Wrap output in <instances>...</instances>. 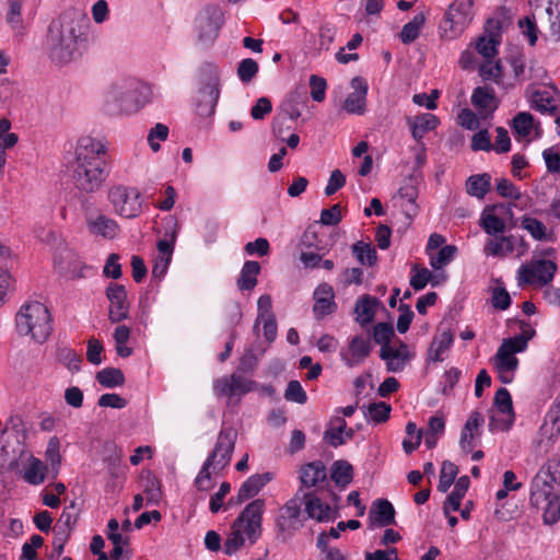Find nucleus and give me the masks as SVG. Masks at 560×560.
Masks as SVG:
<instances>
[{
    "label": "nucleus",
    "instance_id": "obj_27",
    "mask_svg": "<svg viewBox=\"0 0 560 560\" xmlns=\"http://www.w3.org/2000/svg\"><path fill=\"white\" fill-rule=\"evenodd\" d=\"M515 237L513 235L498 234L489 238L483 247L486 256L506 257L515 249Z\"/></svg>",
    "mask_w": 560,
    "mask_h": 560
},
{
    "label": "nucleus",
    "instance_id": "obj_54",
    "mask_svg": "<svg viewBox=\"0 0 560 560\" xmlns=\"http://www.w3.org/2000/svg\"><path fill=\"white\" fill-rule=\"evenodd\" d=\"M534 118L529 113L521 112L513 119V130L520 137L529 136Z\"/></svg>",
    "mask_w": 560,
    "mask_h": 560
},
{
    "label": "nucleus",
    "instance_id": "obj_23",
    "mask_svg": "<svg viewBox=\"0 0 560 560\" xmlns=\"http://www.w3.org/2000/svg\"><path fill=\"white\" fill-rule=\"evenodd\" d=\"M20 458L24 460L21 476L23 480L32 486H38L45 481L48 467L31 453L22 452Z\"/></svg>",
    "mask_w": 560,
    "mask_h": 560
},
{
    "label": "nucleus",
    "instance_id": "obj_26",
    "mask_svg": "<svg viewBox=\"0 0 560 560\" xmlns=\"http://www.w3.org/2000/svg\"><path fill=\"white\" fill-rule=\"evenodd\" d=\"M454 335L450 328L439 327L428 350V360L442 362L445 353L452 348Z\"/></svg>",
    "mask_w": 560,
    "mask_h": 560
},
{
    "label": "nucleus",
    "instance_id": "obj_24",
    "mask_svg": "<svg viewBox=\"0 0 560 560\" xmlns=\"http://www.w3.org/2000/svg\"><path fill=\"white\" fill-rule=\"evenodd\" d=\"M299 478L301 487L298 492L300 494L304 489L319 487L322 483L326 482V467L319 460L307 463L300 468Z\"/></svg>",
    "mask_w": 560,
    "mask_h": 560
},
{
    "label": "nucleus",
    "instance_id": "obj_58",
    "mask_svg": "<svg viewBox=\"0 0 560 560\" xmlns=\"http://www.w3.org/2000/svg\"><path fill=\"white\" fill-rule=\"evenodd\" d=\"M60 441L57 436H51L48 441L47 448L45 452L46 459L49 462L52 469H56V474L58 472V466L61 463L60 455Z\"/></svg>",
    "mask_w": 560,
    "mask_h": 560
},
{
    "label": "nucleus",
    "instance_id": "obj_41",
    "mask_svg": "<svg viewBox=\"0 0 560 560\" xmlns=\"http://www.w3.org/2000/svg\"><path fill=\"white\" fill-rule=\"evenodd\" d=\"M425 15L424 13H418L416 14L412 20L408 23H406L401 32L399 34L400 40L404 44H411L413 43L420 35V32L425 23Z\"/></svg>",
    "mask_w": 560,
    "mask_h": 560
},
{
    "label": "nucleus",
    "instance_id": "obj_19",
    "mask_svg": "<svg viewBox=\"0 0 560 560\" xmlns=\"http://www.w3.org/2000/svg\"><path fill=\"white\" fill-rule=\"evenodd\" d=\"M353 92L348 94L343 101L342 108L352 115H363L366 110V95L369 84L362 77H354L351 80Z\"/></svg>",
    "mask_w": 560,
    "mask_h": 560
},
{
    "label": "nucleus",
    "instance_id": "obj_63",
    "mask_svg": "<svg viewBox=\"0 0 560 560\" xmlns=\"http://www.w3.org/2000/svg\"><path fill=\"white\" fill-rule=\"evenodd\" d=\"M491 301L493 307L501 311L509 308L511 305L510 293L502 287L492 290Z\"/></svg>",
    "mask_w": 560,
    "mask_h": 560
},
{
    "label": "nucleus",
    "instance_id": "obj_3",
    "mask_svg": "<svg viewBox=\"0 0 560 560\" xmlns=\"http://www.w3.org/2000/svg\"><path fill=\"white\" fill-rule=\"evenodd\" d=\"M265 506L262 499H256L249 502L234 520L224 541V552L226 555L235 553L245 546L246 541L254 545L260 538Z\"/></svg>",
    "mask_w": 560,
    "mask_h": 560
},
{
    "label": "nucleus",
    "instance_id": "obj_47",
    "mask_svg": "<svg viewBox=\"0 0 560 560\" xmlns=\"http://www.w3.org/2000/svg\"><path fill=\"white\" fill-rule=\"evenodd\" d=\"M56 357L70 372L80 371L82 359L74 350L67 347L59 348L57 349Z\"/></svg>",
    "mask_w": 560,
    "mask_h": 560
},
{
    "label": "nucleus",
    "instance_id": "obj_25",
    "mask_svg": "<svg viewBox=\"0 0 560 560\" xmlns=\"http://www.w3.org/2000/svg\"><path fill=\"white\" fill-rule=\"evenodd\" d=\"M313 298V313L317 319H322L336 311L335 292L331 285L327 283L319 284L315 289Z\"/></svg>",
    "mask_w": 560,
    "mask_h": 560
},
{
    "label": "nucleus",
    "instance_id": "obj_55",
    "mask_svg": "<svg viewBox=\"0 0 560 560\" xmlns=\"http://www.w3.org/2000/svg\"><path fill=\"white\" fill-rule=\"evenodd\" d=\"M80 509L74 501H71L68 506H66L56 524V526L67 528L69 530L72 529L79 516Z\"/></svg>",
    "mask_w": 560,
    "mask_h": 560
},
{
    "label": "nucleus",
    "instance_id": "obj_38",
    "mask_svg": "<svg viewBox=\"0 0 560 560\" xmlns=\"http://www.w3.org/2000/svg\"><path fill=\"white\" fill-rule=\"evenodd\" d=\"M491 176L488 173L477 174L466 180V191L478 199H483L490 190Z\"/></svg>",
    "mask_w": 560,
    "mask_h": 560
},
{
    "label": "nucleus",
    "instance_id": "obj_14",
    "mask_svg": "<svg viewBox=\"0 0 560 560\" xmlns=\"http://www.w3.org/2000/svg\"><path fill=\"white\" fill-rule=\"evenodd\" d=\"M302 499L299 492L290 499L281 509L276 520L277 538L285 541L288 538L302 527L301 516Z\"/></svg>",
    "mask_w": 560,
    "mask_h": 560
},
{
    "label": "nucleus",
    "instance_id": "obj_5",
    "mask_svg": "<svg viewBox=\"0 0 560 560\" xmlns=\"http://www.w3.org/2000/svg\"><path fill=\"white\" fill-rule=\"evenodd\" d=\"M51 315L40 302L23 304L15 315V328L20 336H27L36 342H44L52 330Z\"/></svg>",
    "mask_w": 560,
    "mask_h": 560
},
{
    "label": "nucleus",
    "instance_id": "obj_12",
    "mask_svg": "<svg viewBox=\"0 0 560 560\" xmlns=\"http://www.w3.org/2000/svg\"><path fill=\"white\" fill-rule=\"evenodd\" d=\"M524 351V341L515 345L512 340L503 339L495 355L492 358V364L499 374V378L503 384H510L514 380L515 372L518 368V359L516 353Z\"/></svg>",
    "mask_w": 560,
    "mask_h": 560
},
{
    "label": "nucleus",
    "instance_id": "obj_46",
    "mask_svg": "<svg viewBox=\"0 0 560 560\" xmlns=\"http://www.w3.org/2000/svg\"><path fill=\"white\" fill-rule=\"evenodd\" d=\"M499 44V39L493 34L480 36L476 42V50L483 59H494L498 55Z\"/></svg>",
    "mask_w": 560,
    "mask_h": 560
},
{
    "label": "nucleus",
    "instance_id": "obj_45",
    "mask_svg": "<svg viewBox=\"0 0 560 560\" xmlns=\"http://www.w3.org/2000/svg\"><path fill=\"white\" fill-rule=\"evenodd\" d=\"M457 247L455 245H445L436 254H430V266L434 270H440L452 262L456 256Z\"/></svg>",
    "mask_w": 560,
    "mask_h": 560
},
{
    "label": "nucleus",
    "instance_id": "obj_31",
    "mask_svg": "<svg viewBox=\"0 0 560 560\" xmlns=\"http://www.w3.org/2000/svg\"><path fill=\"white\" fill-rule=\"evenodd\" d=\"M499 208L501 206H491L481 212L479 225L488 235L494 236L505 231L504 220L495 213Z\"/></svg>",
    "mask_w": 560,
    "mask_h": 560
},
{
    "label": "nucleus",
    "instance_id": "obj_52",
    "mask_svg": "<svg viewBox=\"0 0 560 560\" xmlns=\"http://www.w3.org/2000/svg\"><path fill=\"white\" fill-rule=\"evenodd\" d=\"M544 504H546L542 513L544 523L547 525L556 524L560 520V494L545 501Z\"/></svg>",
    "mask_w": 560,
    "mask_h": 560
},
{
    "label": "nucleus",
    "instance_id": "obj_36",
    "mask_svg": "<svg viewBox=\"0 0 560 560\" xmlns=\"http://www.w3.org/2000/svg\"><path fill=\"white\" fill-rule=\"evenodd\" d=\"M521 226L536 241H553L552 232L536 218L524 215L521 219Z\"/></svg>",
    "mask_w": 560,
    "mask_h": 560
},
{
    "label": "nucleus",
    "instance_id": "obj_44",
    "mask_svg": "<svg viewBox=\"0 0 560 560\" xmlns=\"http://www.w3.org/2000/svg\"><path fill=\"white\" fill-rule=\"evenodd\" d=\"M97 382L107 388L121 386L125 383V376L119 369L105 368L96 373Z\"/></svg>",
    "mask_w": 560,
    "mask_h": 560
},
{
    "label": "nucleus",
    "instance_id": "obj_30",
    "mask_svg": "<svg viewBox=\"0 0 560 560\" xmlns=\"http://www.w3.org/2000/svg\"><path fill=\"white\" fill-rule=\"evenodd\" d=\"M407 124L411 129L412 138L420 142L424 135L434 130L439 125V118L430 113L417 115L407 118Z\"/></svg>",
    "mask_w": 560,
    "mask_h": 560
},
{
    "label": "nucleus",
    "instance_id": "obj_61",
    "mask_svg": "<svg viewBox=\"0 0 560 560\" xmlns=\"http://www.w3.org/2000/svg\"><path fill=\"white\" fill-rule=\"evenodd\" d=\"M299 98V93L294 92L281 105V110L283 114L292 120H296L301 116Z\"/></svg>",
    "mask_w": 560,
    "mask_h": 560
},
{
    "label": "nucleus",
    "instance_id": "obj_51",
    "mask_svg": "<svg viewBox=\"0 0 560 560\" xmlns=\"http://www.w3.org/2000/svg\"><path fill=\"white\" fill-rule=\"evenodd\" d=\"M168 132V127L161 122L149 130L147 140L153 152H158L161 149L160 142L167 139Z\"/></svg>",
    "mask_w": 560,
    "mask_h": 560
},
{
    "label": "nucleus",
    "instance_id": "obj_33",
    "mask_svg": "<svg viewBox=\"0 0 560 560\" xmlns=\"http://www.w3.org/2000/svg\"><path fill=\"white\" fill-rule=\"evenodd\" d=\"M370 517L382 527L395 524V509L389 501L378 499L370 510Z\"/></svg>",
    "mask_w": 560,
    "mask_h": 560
},
{
    "label": "nucleus",
    "instance_id": "obj_62",
    "mask_svg": "<svg viewBox=\"0 0 560 560\" xmlns=\"http://www.w3.org/2000/svg\"><path fill=\"white\" fill-rule=\"evenodd\" d=\"M394 336V328L388 323H378L374 326L373 338L378 345H388L390 338Z\"/></svg>",
    "mask_w": 560,
    "mask_h": 560
},
{
    "label": "nucleus",
    "instance_id": "obj_57",
    "mask_svg": "<svg viewBox=\"0 0 560 560\" xmlns=\"http://www.w3.org/2000/svg\"><path fill=\"white\" fill-rule=\"evenodd\" d=\"M258 63L252 59H243L237 68V75L243 83L250 82L258 73Z\"/></svg>",
    "mask_w": 560,
    "mask_h": 560
},
{
    "label": "nucleus",
    "instance_id": "obj_48",
    "mask_svg": "<svg viewBox=\"0 0 560 560\" xmlns=\"http://www.w3.org/2000/svg\"><path fill=\"white\" fill-rule=\"evenodd\" d=\"M406 434L407 436L402 441V448L407 454H411L419 447L423 432L417 428L415 422L409 421L406 424Z\"/></svg>",
    "mask_w": 560,
    "mask_h": 560
},
{
    "label": "nucleus",
    "instance_id": "obj_1",
    "mask_svg": "<svg viewBox=\"0 0 560 560\" xmlns=\"http://www.w3.org/2000/svg\"><path fill=\"white\" fill-rule=\"evenodd\" d=\"M105 145L101 140L83 137L75 148V160L72 165V183L83 194H93L105 183L106 168Z\"/></svg>",
    "mask_w": 560,
    "mask_h": 560
},
{
    "label": "nucleus",
    "instance_id": "obj_15",
    "mask_svg": "<svg viewBox=\"0 0 560 560\" xmlns=\"http://www.w3.org/2000/svg\"><path fill=\"white\" fill-rule=\"evenodd\" d=\"M514 422L512 398L509 390L501 387L494 396V409L490 417V430L506 431Z\"/></svg>",
    "mask_w": 560,
    "mask_h": 560
},
{
    "label": "nucleus",
    "instance_id": "obj_29",
    "mask_svg": "<svg viewBox=\"0 0 560 560\" xmlns=\"http://www.w3.org/2000/svg\"><path fill=\"white\" fill-rule=\"evenodd\" d=\"M271 479L272 474L270 472L257 474L247 478L238 489L236 503L254 498Z\"/></svg>",
    "mask_w": 560,
    "mask_h": 560
},
{
    "label": "nucleus",
    "instance_id": "obj_4",
    "mask_svg": "<svg viewBox=\"0 0 560 560\" xmlns=\"http://www.w3.org/2000/svg\"><path fill=\"white\" fill-rule=\"evenodd\" d=\"M145 92L131 79L115 82L104 93L103 110L112 116L136 113L147 103Z\"/></svg>",
    "mask_w": 560,
    "mask_h": 560
},
{
    "label": "nucleus",
    "instance_id": "obj_50",
    "mask_svg": "<svg viewBox=\"0 0 560 560\" xmlns=\"http://www.w3.org/2000/svg\"><path fill=\"white\" fill-rule=\"evenodd\" d=\"M457 472L458 468L454 463L447 460L443 462L438 485L439 491L443 493L446 492L454 482Z\"/></svg>",
    "mask_w": 560,
    "mask_h": 560
},
{
    "label": "nucleus",
    "instance_id": "obj_35",
    "mask_svg": "<svg viewBox=\"0 0 560 560\" xmlns=\"http://www.w3.org/2000/svg\"><path fill=\"white\" fill-rule=\"evenodd\" d=\"M470 485V480L467 476L459 477L453 491L446 498L444 503V512L447 514L450 511H458L460 508L462 499L465 497Z\"/></svg>",
    "mask_w": 560,
    "mask_h": 560
},
{
    "label": "nucleus",
    "instance_id": "obj_18",
    "mask_svg": "<svg viewBox=\"0 0 560 560\" xmlns=\"http://www.w3.org/2000/svg\"><path fill=\"white\" fill-rule=\"evenodd\" d=\"M560 106V92L552 86L534 91L530 95V107L542 115L555 116Z\"/></svg>",
    "mask_w": 560,
    "mask_h": 560
},
{
    "label": "nucleus",
    "instance_id": "obj_59",
    "mask_svg": "<svg viewBox=\"0 0 560 560\" xmlns=\"http://www.w3.org/2000/svg\"><path fill=\"white\" fill-rule=\"evenodd\" d=\"M284 398L288 401L305 404L307 400V395L299 381H290L284 392Z\"/></svg>",
    "mask_w": 560,
    "mask_h": 560
},
{
    "label": "nucleus",
    "instance_id": "obj_7",
    "mask_svg": "<svg viewBox=\"0 0 560 560\" xmlns=\"http://www.w3.org/2000/svg\"><path fill=\"white\" fill-rule=\"evenodd\" d=\"M472 0H454L439 25L442 39L453 40L459 37L474 18Z\"/></svg>",
    "mask_w": 560,
    "mask_h": 560
},
{
    "label": "nucleus",
    "instance_id": "obj_13",
    "mask_svg": "<svg viewBox=\"0 0 560 560\" xmlns=\"http://www.w3.org/2000/svg\"><path fill=\"white\" fill-rule=\"evenodd\" d=\"M236 436L237 433L232 428H223L219 432L215 446L205 460L207 466H212L215 474L222 471L230 465Z\"/></svg>",
    "mask_w": 560,
    "mask_h": 560
},
{
    "label": "nucleus",
    "instance_id": "obj_20",
    "mask_svg": "<svg viewBox=\"0 0 560 560\" xmlns=\"http://www.w3.org/2000/svg\"><path fill=\"white\" fill-rule=\"evenodd\" d=\"M372 346L370 341L362 336H355L350 341L347 348L340 350V357L343 363L353 368L365 361L370 355Z\"/></svg>",
    "mask_w": 560,
    "mask_h": 560
},
{
    "label": "nucleus",
    "instance_id": "obj_43",
    "mask_svg": "<svg viewBox=\"0 0 560 560\" xmlns=\"http://www.w3.org/2000/svg\"><path fill=\"white\" fill-rule=\"evenodd\" d=\"M352 253L362 265L372 267L377 261L376 250L370 243L362 241L354 243L352 245Z\"/></svg>",
    "mask_w": 560,
    "mask_h": 560
},
{
    "label": "nucleus",
    "instance_id": "obj_11",
    "mask_svg": "<svg viewBox=\"0 0 560 560\" xmlns=\"http://www.w3.org/2000/svg\"><path fill=\"white\" fill-rule=\"evenodd\" d=\"M224 24V14L218 4H207L195 18L194 32L202 44H212Z\"/></svg>",
    "mask_w": 560,
    "mask_h": 560
},
{
    "label": "nucleus",
    "instance_id": "obj_60",
    "mask_svg": "<svg viewBox=\"0 0 560 560\" xmlns=\"http://www.w3.org/2000/svg\"><path fill=\"white\" fill-rule=\"evenodd\" d=\"M211 468L212 466H207V463H203L200 471L198 472L195 479V487L197 488V490L207 492L213 488L214 483L211 479Z\"/></svg>",
    "mask_w": 560,
    "mask_h": 560
},
{
    "label": "nucleus",
    "instance_id": "obj_17",
    "mask_svg": "<svg viewBox=\"0 0 560 560\" xmlns=\"http://www.w3.org/2000/svg\"><path fill=\"white\" fill-rule=\"evenodd\" d=\"M106 296L110 303L108 319L112 323H119L128 318L129 303L125 287L118 283H110L106 289Z\"/></svg>",
    "mask_w": 560,
    "mask_h": 560
},
{
    "label": "nucleus",
    "instance_id": "obj_6",
    "mask_svg": "<svg viewBox=\"0 0 560 560\" xmlns=\"http://www.w3.org/2000/svg\"><path fill=\"white\" fill-rule=\"evenodd\" d=\"M560 486V459L552 457L539 468L530 481L529 502L539 508L545 501L557 495Z\"/></svg>",
    "mask_w": 560,
    "mask_h": 560
},
{
    "label": "nucleus",
    "instance_id": "obj_28",
    "mask_svg": "<svg viewBox=\"0 0 560 560\" xmlns=\"http://www.w3.org/2000/svg\"><path fill=\"white\" fill-rule=\"evenodd\" d=\"M300 498L302 503H305V511L311 518L318 522H326L331 518V508L316 497L315 493L303 492Z\"/></svg>",
    "mask_w": 560,
    "mask_h": 560
},
{
    "label": "nucleus",
    "instance_id": "obj_22",
    "mask_svg": "<svg viewBox=\"0 0 560 560\" xmlns=\"http://www.w3.org/2000/svg\"><path fill=\"white\" fill-rule=\"evenodd\" d=\"M85 221L86 229L93 236L113 240L120 232L118 223L103 213L89 214Z\"/></svg>",
    "mask_w": 560,
    "mask_h": 560
},
{
    "label": "nucleus",
    "instance_id": "obj_21",
    "mask_svg": "<svg viewBox=\"0 0 560 560\" xmlns=\"http://www.w3.org/2000/svg\"><path fill=\"white\" fill-rule=\"evenodd\" d=\"M380 357L386 362L388 372L397 373L405 369L407 363L411 360L412 353H410L408 346L401 342L397 348L383 345L380 350Z\"/></svg>",
    "mask_w": 560,
    "mask_h": 560
},
{
    "label": "nucleus",
    "instance_id": "obj_42",
    "mask_svg": "<svg viewBox=\"0 0 560 560\" xmlns=\"http://www.w3.org/2000/svg\"><path fill=\"white\" fill-rule=\"evenodd\" d=\"M392 407L384 401L372 402L362 406L364 417L374 423H383L389 418Z\"/></svg>",
    "mask_w": 560,
    "mask_h": 560
},
{
    "label": "nucleus",
    "instance_id": "obj_8",
    "mask_svg": "<svg viewBox=\"0 0 560 560\" xmlns=\"http://www.w3.org/2000/svg\"><path fill=\"white\" fill-rule=\"evenodd\" d=\"M199 95L196 104V112L201 117H210L214 114L220 97V71L210 62L200 67Z\"/></svg>",
    "mask_w": 560,
    "mask_h": 560
},
{
    "label": "nucleus",
    "instance_id": "obj_64",
    "mask_svg": "<svg viewBox=\"0 0 560 560\" xmlns=\"http://www.w3.org/2000/svg\"><path fill=\"white\" fill-rule=\"evenodd\" d=\"M413 275L410 278V285L419 291L422 290L431 280L432 273L427 268L418 269L416 266L412 268Z\"/></svg>",
    "mask_w": 560,
    "mask_h": 560
},
{
    "label": "nucleus",
    "instance_id": "obj_34",
    "mask_svg": "<svg viewBox=\"0 0 560 560\" xmlns=\"http://www.w3.org/2000/svg\"><path fill=\"white\" fill-rule=\"evenodd\" d=\"M399 197L404 200L401 207L408 218H412L417 214L418 206L416 201L418 199V188L413 183L412 178H409L405 184L399 188Z\"/></svg>",
    "mask_w": 560,
    "mask_h": 560
},
{
    "label": "nucleus",
    "instance_id": "obj_2",
    "mask_svg": "<svg viewBox=\"0 0 560 560\" xmlns=\"http://www.w3.org/2000/svg\"><path fill=\"white\" fill-rule=\"evenodd\" d=\"M84 43L81 20L73 14H65L49 26V58L57 65H67L81 57Z\"/></svg>",
    "mask_w": 560,
    "mask_h": 560
},
{
    "label": "nucleus",
    "instance_id": "obj_32",
    "mask_svg": "<svg viewBox=\"0 0 560 560\" xmlns=\"http://www.w3.org/2000/svg\"><path fill=\"white\" fill-rule=\"evenodd\" d=\"M471 104L480 110L481 115L487 116L498 107L494 91L489 86H478L471 95Z\"/></svg>",
    "mask_w": 560,
    "mask_h": 560
},
{
    "label": "nucleus",
    "instance_id": "obj_37",
    "mask_svg": "<svg viewBox=\"0 0 560 560\" xmlns=\"http://www.w3.org/2000/svg\"><path fill=\"white\" fill-rule=\"evenodd\" d=\"M260 272V265L254 260H247L243 265L237 279V287L241 291H250L257 284V276Z\"/></svg>",
    "mask_w": 560,
    "mask_h": 560
},
{
    "label": "nucleus",
    "instance_id": "obj_10",
    "mask_svg": "<svg viewBox=\"0 0 560 560\" xmlns=\"http://www.w3.org/2000/svg\"><path fill=\"white\" fill-rule=\"evenodd\" d=\"M557 269V264L552 260L532 259L518 268L516 280L520 287L544 288L553 280Z\"/></svg>",
    "mask_w": 560,
    "mask_h": 560
},
{
    "label": "nucleus",
    "instance_id": "obj_49",
    "mask_svg": "<svg viewBox=\"0 0 560 560\" xmlns=\"http://www.w3.org/2000/svg\"><path fill=\"white\" fill-rule=\"evenodd\" d=\"M503 71L500 60L494 59H485V61L479 66V75L483 80H491L494 82H500L502 78Z\"/></svg>",
    "mask_w": 560,
    "mask_h": 560
},
{
    "label": "nucleus",
    "instance_id": "obj_39",
    "mask_svg": "<svg viewBox=\"0 0 560 560\" xmlns=\"http://www.w3.org/2000/svg\"><path fill=\"white\" fill-rule=\"evenodd\" d=\"M376 304L377 300L370 295H364L357 301L354 307L355 319L361 326L368 325L373 320Z\"/></svg>",
    "mask_w": 560,
    "mask_h": 560
},
{
    "label": "nucleus",
    "instance_id": "obj_56",
    "mask_svg": "<svg viewBox=\"0 0 560 560\" xmlns=\"http://www.w3.org/2000/svg\"><path fill=\"white\" fill-rule=\"evenodd\" d=\"M522 34L527 38L530 46H535L538 39V28L535 16H525L518 21Z\"/></svg>",
    "mask_w": 560,
    "mask_h": 560
},
{
    "label": "nucleus",
    "instance_id": "obj_9",
    "mask_svg": "<svg viewBox=\"0 0 560 560\" xmlns=\"http://www.w3.org/2000/svg\"><path fill=\"white\" fill-rule=\"evenodd\" d=\"M107 200L119 217L135 219L142 213L141 194L135 187L114 185L107 190Z\"/></svg>",
    "mask_w": 560,
    "mask_h": 560
},
{
    "label": "nucleus",
    "instance_id": "obj_53",
    "mask_svg": "<svg viewBox=\"0 0 560 560\" xmlns=\"http://www.w3.org/2000/svg\"><path fill=\"white\" fill-rule=\"evenodd\" d=\"M122 450L117 446H113L109 450V454L104 458L108 472L114 477H118L122 472Z\"/></svg>",
    "mask_w": 560,
    "mask_h": 560
},
{
    "label": "nucleus",
    "instance_id": "obj_40",
    "mask_svg": "<svg viewBox=\"0 0 560 560\" xmlns=\"http://www.w3.org/2000/svg\"><path fill=\"white\" fill-rule=\"evenodd\" d=\"M330 477L337 486L343 488L353 479V467L347 460H336L331 465Z\"/></svg>",
    "mask_w": 560,
    "mask_h": 560
},
{
    "label": "nucleus",
    "instance_id": "obj_16",
    "mask_svg": "<svg viewBox=\"0 0 560 560\" xmlns=\"http://www.w3.org/2000/svg\"><path fill=\"white\" fill-rule=\"evenodd\" d=\"M254 388L255 382L240 373H233L213 382V392L218 397L243 396L253 392Z\"/></svg>",
    "mask_w": 560,
    "mask_h": 560
}]
</instances>
